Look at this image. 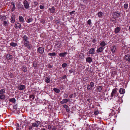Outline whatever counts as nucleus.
Wrapping results in <instances>:
<instances>
[{"label": "nucleus", "instance_id": "46", "mask_svg": "<svg viewBox=\"0 0 130 130\" xmlns=\"http://www.w3.org/2000/svg\"><path fill=\"white\" fill-rule=\"evenodd\" d=\"M9 76L11 78H13L14 77L13 75V74L12 73H10L9 75Z\"/></svg>", "mask_w": 130, "mask_h": 130}, {"label": "nucleus", "instance_id": "47", "mask_svg": "<svg viewBox=\"0 0 130 130\" xmlns=\"http://www.w3.org/2000/svg\"><path fill=\"white\" fill-rule=\"evenodd\" d=\"M15 6H13L12 8V9H11V11H14L15 10Z\"/></svg>", "mask_w": 130, "mask_h": 130}, {"label": "nucleus", "instance_id": "55", "mask_svg": "<svg viewBox=\"0 0 130 130\" xmlns=\"http://www.w3.org/2000/svg\"><path fill=\"white\" fill-rule=\"evenodd\" d=\"M63 106L64 108L66 109H67L68 107V106L66 105H64Z\"/></svg>", "mask_w": 130, "mask_h": 130}, {"label": "nucleus", "instance_id": "42", "mask_svg": "<svg viewBox=\"0 0 130 130\" xmlns=\"http://www.w3.org/2000/svg\"><path fill=\"white\" fill-rule=\"evenodd\" d=\"M35 98V96L33 95H31L29 96V98H32V99H34Z\"/></svg>", "mask_w": 130, "mask_h": 130}, {"label": "nucleus", "instance_id": "37", "mask_svg": "<svg viewBox=\"0 0 130 130\" xmlns=\"http://www.w3.org/2000/svg\"><path fill=\"white\" fill-rule=\"evenodd\" d=\"M23 71L24 72H26L27 71V67H24L23 68Z\"/></svg>", "mask_w": 130, "mask_h": 130}, {"label": "nucleus", "instance_id": "7", "mask_svg": "<svg viewBox=\"0 0 130 130\" xmlns=\"http://www.w3.org/2000/svg\"><path fill=\"white\" fill-rule=\"evenodd\" d=\"M103 88V87L102 86H99L97 87L96 91L97 92H101Z\"/></svg>", "mask_w": 130, "mask_h": 130}, {"label": "nucleus", "instance_id": "2", "mask_svg": "<svg viewBox=\"0 0 130 130\" xmlns=\"http://www.w3.org/2000/svg\"><path fill=\"white\" fill-rule=\"evenodd\" d=\"M40 124V122L39 121H36L35 122L32 123V125L33 127H37L39 126Z\"/></svg>", "mask_w": 130, "mask_h": 130}, {"label": "nucleus", "instance_id": "8", "mask_svg": "<svg viewBox=\"0 0 130 130\" xmlns=\"http://www.w3.org/2000/svg\"><path fill=\"white\" fill-rule=\"evenodd\" d=\"M90 54H94L95 53V48H91L89 52Z\"/></svg>", "mask_w": 130, "mask_h": 130}, {"label": "nucleus", "instance_id": "27", "mask_svg": "<svg viewBox=\"0 0 130 130\" xmlns=\"http://www.w3.org/2000/svg\"><path fill=\"white\" fill-rule=\"evenodd\" d=\"M45 81L47 83H49L51 81L50 79L48 77H46V78L45 79Z\"/></svg>", "mask_w": 130, "mask_h": 130}, {"label": "nucleus", "instance_id": "33", "mask_svg": "<svg viewBox=\"0 0 130 130\" xmlns=\"http://www.w3.org/2000/svg\"><path fill=\"white\" fill-rule=\"evenodd\" d=\"M5 90L4 89H2L0 90V94H2L5 93Z\"/></svg>", "mask_w": 130, "mask_h": 130}, {"label": "nucleus", "instance_id": "52", "mask_svg": "<svg viewBox=\"0 0 130 130\" xmlns=\"http://www.w3.org/2000/svg\"><path fill=\"white\" fill-rule=\"evenodd\" d=\"M27 48H28L29 49H30L31 47V46L30 44H29L28 45V46H27Z\"/></svg>", "mask_w": 130, "mask_h": 130}, {"label": "nucleus", "instance_id": "3", "mask_svg": "<svg viewBox=\"0 0 130 130\" xmlns=\"http://www.w3.org/2000/svg\"><path fill=\"white\" fill-rule=\"evenodd\" d=\"M25 88V86L23 85H20L18 86V89L20 90L24 89Z\"/></svg>", "mask_w": 130, "mask_h": 130}, {"label": "nucleus", "instance_id": "39", "mask_svg": "<svg viewBox=\"0 0 130 130\" xmlns=\"http://www.w3.org/2000/svg\"><path fill=\"white\" fill-rule=\"evenodd\" d=\"M33 19L32 18H29L28 19L27 22L28 23H29L32 21Z\"/></svg>", "mask_w": 130, "mask_h": 130}, {"label": "nucleus", "instance_id": "31", "mask_svg": "<svg viewBox=\"0 0 130 130\" xmlns=\"http://www.w3.org/2000/svg\"><path fill=\"white\" fill-rule=\"evenodd\" d=\"M5 98V95L3 94H1L0 96V99L2 100H4Z\"/></svg>", "mask_w": 130, "mask_h": 130}, {"label": "nucleus", "instance_id": "51", "mask_svg": "<svg viewBox=\"0 0 130 130\" xmlns=\"http://www.w3.org/2000/svg\"><path fill=\"white\" fill-rule=\"evenodd\" d=\"M41 21L42 23H45V21L43 19H42L41 20Z\"/></svg>", "mask_w": 130, "mask_h": 130}, {"label": "nucleus", "instance_id": "6", "mask_svg": "<svg viewBox=\"0 0 130 130\" xmlns=\"http://www.w3.org/2000/svg\"><path fill=\"white\" fill-rule=\"evenodd\" d=\"M80 115H79V116L80 117V118H83V119H87V117H88V115H84V114H79Z\"/></svg>", "mask_w": 130, "mask_h": 130}, {"label": "nucleus", "instance_id": "44", "mask_svg": "<svg viewBox=\"0 0 130 130\" xmlns=\"http://www.w3.org/2000/svg\"><path fill=\"white\" fill-rule=\"evenodd\" d=\"M69 72L70 73H72V72H73V73H75V71L73 69H71V70H70L69 71Z\"/></svg>", "mask_w": 130, "mask_h": 130}, {"label": "nucleus", "instance_id": "9", "mask_svg": "<svg viewBox=\"0 0 130 130\" xmlns=\"http://www.w3.org/2000/svg\"><path fill=\"white\" fill-rule=\"evenodd\" d=\"M114 16H115V18H118L120 17V13H118L116 12H115L114 13Z\"/></svg>", "mask_w": 130, "mask_h": 130}, {"label": "nucleus", "instance_id": "45", "mask_svg": "<svg viewBox=\"0 0 130 130\" xmlns=\"http://www.w3.org/2000/svg\"><path fill=\"white\" fill-rule=\"evenodd\" d=\"M56 23L57 24H59L61 23L60 22L59 20H56Z\"/></svg>", "mask_w": 130, "mask_h": 130}, {"label": "nucleus", "instance_id": "57", "mask_svg": "<svg viewBox=\"0 0 130 130\" xmlns=\"http://www.w3.org/2000/svg\"><path fill=\"white\" fill-rule=\"evenodd\" d=\"M96 41V40L94 39H93L92 40V42L93 43H95Z\"/></svg>", "mask_w": 130, "mask_h": 130}, {"label": "nucleus", "instance_id": "63", "mask_svg": "<svg viewBox=\"0 0 130 130\" xmlns=\"http://www.w3.org/2000/svg\"><path fill=\"white\" fill-rule=\"evenodd\" d=\"M75 12V11H71V12H70V14L71 15H72V14H73Z\"/></svg>", "mask_w": 130, "mask_h": 130}, {"label": "nucleus", "instance_id": "40", "mask_svg": "<svg viewBox=\"0 0 130 130\" xmlns=\"http://www.w3.org/2000/svg\"><path fill=\"white\" fill-rule=\"evenodd\" d=\"M103 13L101 12H98V15L99 17H101Z\"/></svg>", "mask_w": 130, "mask_h": 130}, {"label": "nucleus", "instance_id": "4", "mask_svg": "<svg viewBox=\"0 0 130 130\" xmlns=\"http://www.w3.org/2000/svg\"><path fill=\"white\" fill-rule=\"evenodd\" d=\"M25 7V8L26 9H28L29 7V4L26 0L24 1L23 2Z\"/></svg>", "mask_w": 130, "mask_h": 130}, {"label": "nucleus", "instance_id": "56", "mask_svg": "<svg viewBox=\"0 0 130 130\" xmlns=\"http://www.w3.org/2000/svg\"><path fill=\"white\" fill-rule=\"evenodd\" d=\"M68 95L66 93L64 94V98L66 97L67 98L68 97Z\"/></svg>", "mask_w": 130, "mask_h": 130}, {"label": "nucleus", "instance_id": "16", "mask_svg": "<svg viewBox=\"0 0 130 130\" xmlns=\"http://www.w3.org/2000/svg\"><path fill=\"white\" fill-rule=\"evenodd\" d=\"M130 57V56L128 54L125 55L124 57L125 59L129 61Z\"/></svg>", "mask_w": 130, "mask_h": 130}, {"label": "nucleus", "instance_id": "25", "mask_svg": "<svg viewBox=\"0 0 130 130\" xmlns=\"http://www.w3.org/2000/svg\"><path fill=\"white\" fill-rule=\"evenodd\" d=\"M67 54V53L66 52L60 53L59 54V56L61 57H64L65 55Z\"/></svg>", "mask_w": 130, "mask_h": 130}, {"label": "nucleus", "instance_id": "18", "mask_svg": "<svg viewBox=\"0 0 130 130\" xmlns=\"http://www.w3.org/2000/svg\"><path fill=\"white\" fill-rule=\"evenodd\" d=\"M68 101V100L67 99H64L62 101L60 102L61 103L63 104L64 103H66Z\"/></svg>", "mask_w": 130, "mask_h": 130}, {"label": "nucleus", "instance_id": "54", "mask_svg": "<svg viewBox=\"0 0 130 130\" xmlns=\"http://www.w3.org/2000/svg\"><path fill=\"white\" fill-rule=\"evenodd\" d=\"M17 104H16L15 105H14V106H13V107L15 109H16L17 108Z\"/></svg>", "mask_w": 130, "mask_h": 130}, {"label": "nucleus", "instance_id": "24", "mask_svg": "<svg viewBox=\"0 0 130 130\" xmlns=\"http://www.w3.org/2000/svg\"><path fill=\"white\" fill-rule=\"evenodd\" d=\"M6 18L5 16H2V15H0V20L2 21L5 20Z\"/></svg>", "mask_w": 130, "mask_h": 130}, {"label": "nucleus", "instance_id": "50", "mask_svg": "<svg viewBox=\"0 0 130 130\" xmlns=\"http://www.w3.org/2000/svg\"><path fill=\"white\" fill-rule=\"evenodd\" d=\"M16 126L17 127V130H19V129L18 128V127L19 126V124L18 123L16 124Z\"/></svg>", "mask_w": 130, "mask_h": 130}, {"label": "nucleus", "instance_id": "13", "mask_svg": "<svg viewBox=\"0 0 130 130\" xmlns=\"http://www.w3.org/2000/svg\"><path fill=\"white\" fill-rule=\"evenodd\" d=\"M119 91L120 94H122L124 93L125 91L124 89L120 88Z\"/></svg>", "mask_w": 130, "mask_h": 130}, {"label": "nucleus", "instance_id": "59", "mask_svg": "<svg viewBox=\"0 0 130 130\" xmlns=\"http://www.w3.org/2000/svg\"><path fill=\"white\" fill-rule=\"evenodd\" d=\"M53 67V66L51 65L50 64L48 66V67L49 68H52Z\"/></svg>", "mask_w": 130, "mask_h": 130}, {"label": "nucleus", "instance_id": "5", "mask_svg": "<svg viewBox=\"0 0 130 130\" xmlns=\"http://www.w3.org/2000/svg\"><path fill=\"white\" fill-rule=\"evenodd\" d=\"M44 48L42 47H39L38 49V51L40 54H42L44 52Z\"/></svg>", "mask_w": 130, "mask_h": 130}, {"label": "nucleus", "instance_id": "35", "mask_svg": "<svg viewBox=\"0 0 130 130\" xmlns=\"http://www.w3.org/2000/svg\"><path fill=\"white\" fill-rule=\"evenodd\" d=\"M92 88L91 86L89 85H88L87 86V88L88 90H91L92 89Z\"/></svg>", "mask_w": 130, "mask_h": 130}, {"label": "nucleus", "instance_id": "30", "mask_svg": "<svg viewBox=\"0 0 130 130\" xmlns=\"http://www.w3.org/2000/svg\"><path fill=\"white\" fill-rule=\"evenodd\" d=\"M48 55L49 56H54L56 55V53L54 52L50 53H48Z\"/></svg>", "mask_w": 130, "mask_h": 130}, {"label": "nucleus", "instance_id": "62", "mask_svg": "<svg viewBox=\"0 0 130 130\" xmlns=\"http://www.w3.org/2000/svg\"><path fill=\"white\" fill-rule=\"evenodd\" d=\"M34 4L35 5H37L38 4V3L37 2H34Z\"/></svg>", "mask_w": 130, "mask_h": 130}, {"label": "nucleus", "instance_id": "1", "mask_svg": "<svg viewBox=\"0 0 130 130\" xmlns=\"http://www.w3.org/2000/svg\"><path fill=\"white\" fill-rule=\"evenodd\" d=\"M117 88H115L113 89L112 92L111 94V97H112L114 96V98L117 97L119 98L118 93L117 94Z\"/></svg>", "mask_w": 130, "mask_h": 130}, {"label": "nucleus", "instance_id": "61", "mask_svg": "<svg viewBox=\"0 0 130 130\" xmlns=\"http://www.w3.org/2000/svg\"><path fill=\"white\" fill-rule=\"evenodd\" d=\"M14 2H12L11 3V4L13 6H15V5H14Z\"/></svg>", "mask_w": 130, "mask_h": 130}, {"label": "nucleus", "instance_id": "21", "mask_svg": "<svg viewBox=\"0 0 130 130\" xmlns=\"http://www.w3.org/2000/svg\"><path fill=\"white\" fill-rule=\"evenodd\" d=\"M19 20L22 23H24V19L22 16H19Z\"/></svg>", "mask_w": 130, "mask_h": 130}, {"label": "nucleus", "instance_id": "48", "mask_svg": "<svg viewBox=\"0 0 130 130\" xmlns=\"http://www.w3.org/2000/svg\"><path fill=\"white\" fill-rule=\"evenodd\" d=\"M87 23L89 25H90L91 23V20L90 19H89L87 22Z\"/></svg>", "mask_w": 130, "mask_h": 130}, {"label": "nucleus", "instance_id": "49", "mask_svg": "<svg viewBox=\"0 0 130 130\" xmlns=\"http://www.w3.org/2000/svg\"><path fill=\"white\" fill-rule=\"evenodd\" d=\"M33 66L34 67H37L36 63L34 62L33 63Z\"/></svg>", "mask_w": 130, "mask_h": 130}, {"label": "nucleus", "instance_id": "53", "mask_svg": "<svg viewBox=\"0 0 130 130\" xmlns=\"http://www.w3.org/2000/svg\"><path fill=\"white\" fill-rule=\"evenodd\" d=\"M40 8L41 9H43L44 8V7L43 6L40 5Z\"/></svg>", "mask_w": 130, "mask_h": 130}, {"label": "nucleus", "instance_id": "58", "mask_svg": "<svg viewBox=\"0 0 130 130\" xmlns=\"http://www.w3.org/2000/svg\"><path fill=\"white\" fill-rule=\"evenodd\" d=\"M99 113L98 111H95L94 114H99Z\"/></svg>", "mask_w": 130, "mask_h": 130}, {"label": "nucleus", "instance_id": "19", "mask_svg": "<svg viewBox=\"0 0 130 130\" xmlns=\"http://www.w3.org/2000/svg\"><path fill=\"white\" fill-rule=\"evenodd\" d=\"M8 22L6 21H5L3 22V25L5 26L6 27L8 26Z\"/></svg>", "mask_w": 130, "mask_h": 130}, {"label": "nucleus", "instance_id": "12", "mask_svg": "<svg viewBox=\"0 0 130 130\" xmlns=\"http://www.w3.org/2000/svg\"><path fill=\"white\" fill-rule=\"evenodd\" d=\"M49 9L51 13H53L54 12L55 8L54 6H53L51 8H50Z\"/></svg>", "mask_w": 130, "mask_h": 130}, {"label": "nucleus", "instance_id": "64", "mask_svg": "<svg viewBox=\"0 0 130 130\" xmlns=\"http://www.w3.org/2000/svg\"><path fill=\"white\" fill-rule=\"evenodd\" d=\"M73 95V94H71L69 95V97H70V98H72Z\"/></svg>", "mask_w": 130, "mask_h": 130}, {"label": "nucleus", "instance_id": "23", "mask_svg": "<svg viewBox=\"0 0 130 130\" xmlns=\"http://www.w3.org/2000/svg\"><path fill=\"white\" fill-rule=\"evenodd\" d=\"M10 44V46L13 47H15L17 45V44L16 43L13 42H11Z\"/></svg>", "mask_w": 130, "mask_h": 130}, {"label": "nucleus", "instance_id": "29", "mask_svg": "<svg viewBox=\"0 0 130 130\" xmlns=\"http://www.w3.org/2000/svg\"><path fill=\"white\" fill-rule=\"evenodd\" d=\"M110 21H113L115 22V23H116V19L114 17L111 18L110 19Z\"/></svg>", "mask_w": 130, "mask_h": 130}, {"label": "nucleus", "instance_id": "41", "mask_svg": "<svg viewBox=\"0 0 130 130\" xmlns=\"http://www.w3.org/2000/svg\"><path fill=\"white\" fill-rule=\"evenodd\" d=\"M92 87H93L94 86V83L93 82H91L89 85Z\"/></svg>", "mask_w": 130, "mask_h": 130}, {"label": "nucleus", "instance_id": "36", "mask_svg": "<svg viewBox=\"0 0 130 130\" xmlns=\"http://www.w3.org/2000/svg\"><path fill=\"white\" fill-rule=\"evenodd\" d=\"M10 102H12L13 103H14L15 102V99L14 98H13L9 100Z\"/></svg>", "mask_w": 130, "mask_h": 130}, {"label": "nucleus", "instance_id": "11", "mask_svg": "<svg viewBox=\"0 0 130 130\" xmlns=\"http://www.w3.org/2000/svg\"><path fill=\"white\" fill-rule=\"evenodd\" d=\"M116 50V47L115 45L112 46L111 48V51L113 53L115 52Z\"/></svg>", "mask_w": 130, "mask_h": 130}, {"label": "nucleus", "instance_id": "32", "mask_svg": "<svg viewBox=\"0 0 130 130\" xmlns=\"http://www.w3.org/2000/svg\"><path fill=\"white\" fill-rule=\"evenodd\" d=\"M100 45L102 46H104L106 45V43L104 41H103L101 42Z\"/></svg>", "mask_w": 130, "mask_h": 130}, {"label": "nucleus", "instance_id": "26", "mask_svg": "<svg viewBox=\"0 0 130 130\" xmlns=\"http://www.w3.org/2000/svg\"><path fill=\"white\" fill-rule=\"evenodd\" d=\"M24 44L25 46L26 47L28 46L29 45V42L28 41H24Z\"/></svg>", "mask_w": 130, "mask_h": 130}, {"label": "nucleus", "instance_id": "17", "mask_svg": "<svg viewBox=\"0 0 130 130\" xmlns=\"http://www.w3.org/2000/svg\"><path fill=\"white\" fill-rule=\"evenodd\" d=\"M86 61L87 62L90 63L92 61V59L90 57H87L86 59Z\"/></svg>", "mask_w": 130, "mask_h": 130}, {"label": "nucleus", "instance_id": "28", "mask_svg": "<svg viewBox=\"0 0 130 130\" xmlns=\"http://www.w3.org/2000/svg\"><path fill=\"white\" fill-rule=\"evenodd\" d=\"M53 90L54 91L56 92V93H59L60 92V90L56 88H54L53 89Z\"/></svg>", "mask_w": 130, "mask_h": 130}, {"label": "nucleus", "instance_id": "10", "mask_svg": "<svg viewBox=\"0 0 130 130\" xmlns=\"http://www.w3.org/2000/svg\"><path fill=\"white\" fill-rule=\"evenodd\" d=\"M121 30L120 28L119 27H116L115 29V32L116 33H117L120 31Z\"/></svg>", "mask_w": 130, "mask_h": 130}, {"label": "nucleus", "instance_id": "14", "mask_svg": "<svg viewBox=\"0 0 130 130\" xmlns=\"http://www.w3.org/2000/svg\"><path fill=\"white\" fill-rule=\"evenodd\" d=\"M104 49V48L101 46L96 51L98 53L102 52L103 50Z\"/></svg>", "mask_w": 130, "mask_h": 130}, {"label": "nucleus", "instance_id": "60", "mask_svg": "<svg viewBox=\"0 0 130 130\" xmlns=\"http://www.w3.org/2000/svg\"><path fill=\"white\" fill-rule=\"evenodd\" d=\"M51 127V125H49L48 126V129H50Z\"/></svg>", "mask_w": 130, "mask_h": 130}, {"label": "nucleus", "instance_id": "34", "mask_svg": "<svg viewBox=\"0 0 130 130\" xmlns=\"http://www.w3.org/2000/svg\"><path fill=\"white\" fill-rule=\"evenodd\" d=\"M27 38H28L27 37V36L25 35H24L23 37V39L24 40H25V41H27Z\"/></svg>", "mask_w": 130, "mask_h": 130}, {"label": "nucleus", "instance_id": "38", "mask_svg": "<svg viewBox=\"0 0 130 130\" xmlns=\"http://www.w3.org/2000/svg\"><path fill=\"white\" fill-rule=\"evenodd\" d=\"M124 8L125 9H127L128 8V4H125L124 5Z\"/></svg>", "mask_w": 130, "mask_h": 130}, {"label": "nucleus", "instance_id": "20", "mask_svg": "<svg viewBox=\"0 0 130 130\" xmlns=\"http://www.w3.org/2000/svg\"><path fill=\"white\" fill-rule=\"evenodd\" d=\"M6 57L8 60L11 59L12 58V55L9 54L7 55Z\"/></svg>", "mask_w": 130, "mask_h": 130}, {"label": "nucleus", "instance_id": "15", "mask_svg": "<svg viewBox=\"0 0 130 130\" xmlns=\"http://www.w3.org/2000/svg\"><path fill=\"white\" fill-rule=\"evenodd\" d=\"M15 27L17 28H20L21 27V24L19 23H17V24H15Z\"/></svg>", "mask_w": 130, "mask_h": 130}, {"label": "nucleus", "instance_id": "22", "mask_svg": "<svg viewBox=\"0 0 130 130\" xmlns=\"http://www.w3.org/2000/svg\"><path fill=\"white\" fill-rule=\"evenodd\" d=\"M15 18L14 17V16L12 15L11 17V22L12 23H14L15 21Z\"/></svg>", "mask_w": 130, "mask_h": 130}, {"label": "nucleus", "instance_id": "43", "mask_svg": "<svg viewBox=\"0 0 130 130\" xmlns=\"http://www.w3.org/2000/svg\"><path fill=\"white\" fill-rule=\"evenodd\" d=\"M67 66V64L66 63H63L62 64V67L64 68Z\"/></svg>", "mask_w": 130, "mask_h": 130}]
</instances>
